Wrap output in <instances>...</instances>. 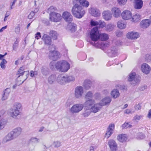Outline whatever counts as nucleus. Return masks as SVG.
<instances>
[{"mask_svg":"<svg viewBox=\"0 0 151 151\" xmlns=\"http://www.w3.org/2000/svg\"><path fill=\"white\" fill-rule=\"evenodd\" d=\"M78 1L81 5L73 2V5L72 7L71 12L74 17L78 19H81L86 13V11L83 9V7L87 8L89 5V3L86 0H78Z\"/></svg>","mask_w":151,"mask_h":151,"instance_id":"f257e3e1","label":"nucleus"},{"mask_svg":"<svg viewBox=\"0 0 151 151\" xmlns=\"http://www.w3.org/2000/svg\"><path fill=\"white\" fill-rule=\"evenodd\" d=\"M84 104L86 106L82 114L84 117L88 116L91 113H96L100 109V108L97 106L98 104H95L94 100H91L86 101Z\"/></svg>","mask_w":151,"mask_h":151,"instance_id":"f03ea898","label":"nucleus"},{"mask_svg":"<svg viewBox=\"0 0 151 151\" xmlns=\"http://www.w3.org/2000/svg\"><path fill=\"white\" fill-rule=\"evenodd\" d=\"M56 67V68L59 71L63 72H65L69 69L70 65L66 61H61L57 62Z\"/></svg>","mask_w":151,"mask_h":151,"instance_id":"7ed1b4c3","label":"nucleus"},{"mask_svg":"<svg viewBox=\"0 0 151 151\" xmlns=\"http://www.w3.org/2000/svg\"><path fill=\"white\" fill-rule=\"evenodd\" d=\"M127 80L131 84L135 85L140 81L141 77L135 72H132L129 75Z\"/></svg>","mask_w":151,"mask_h":151,"instance_id":"20e7f679","label":"nucleus"},{"mask_svg":"<svg viewBox=\"0 0 151 151\" xmlns=\"http://www.w3.org/2000/svg\"><path fill=\"white\" fill-rule=\"evenodd\" d=\"M100 33L96 27H94L91 30L90 33V37L93 41H97L99 38Z\"/></svg>","mask_w":151,"mask_h":151,"instance_id":"39448f33","label":"nucleus"},{"mask_svg":"<svg viewBox=\"0 0 151 151\" xmlns=\"http://www.w3.org/2000/svg\"><path fill=\"white\" fill-rule=\"evenodd\" d=\"M83 108L82 104L79 103L73 105L69 109L70 112L73 114H76L81 111Z\"/></svg>","mask_w":151,"mask_h":151,"instance_id":"423d86ee","label":"nucleus"},{"mask_svg":"<svg viewBox=\"0 0 151 151\" xmlns=\"http://www.w3.org/2000/svg\"><path fill=\"white\" fill-rule=\"evenodd\" d=\"M132 13L129 10L125 9L122 12L121 16L122 18L125 20H130L132 18Z\"/></svg>","mask_w":151,"mask_h":151,"instance_id":"0eeeda50","label":"nucleus"},{"mask_svg":"<svg viewBox=\"0 0 151 151\" xmlns=\"http://www.w3.org/2000/svg\"><path fill=\"white\" fill-rule=\"evenodd\" d=\"M111 101V99L109 97H106L103 98L99 103H96L95 102V104H98L97 106L99 107L100 109L101 107L100 106L108 105Z\"/></svg>","mask_w":151,"mask_h":151,"instance_id":"6e6552de","label":"nucleus"},{"mask_svg":"<svg viewBox=\"0 0 151 151\" xmlns=\"http://www.w3.org/2000/svg\"><path fill=\"white\" fill-rule=\"evenodd\" d=\"M84 93V89L81 86L76 87L75 89L74 95L75 97L77 99L81 98Z\"/></svg>","mask_w":151,"mask_h":151,"instance_id":"1a4fd4ad","label":"nucleus"},{"mask_svg":"<svg viewBox=\"0 0 151 151\" xmlns=\"http://www.w3.org/2000/svg\"><path fill=\"white\" fill-rule=\"evenodd\" d=\"M61 18H62L65 21L70 22L73 20V16L71 13L68 11L63 12L62 14Z\"/></svg>","mask_w":151,"mask_h":151,"instance_id":"9d476101","label":"nucleus"},{"mask_svg":"<svg viewBox=\"0 0 151 151\" xmlns=\"http://www.w3.org/2000/svg\"><path fill=\"white\" fill-rule=\"evenodd\" d=\"M50 19L52 21L58 22L61 19V16L59 13L52 12L50 14Z\"/></svg>","mask_w":151,"mask_h":151,"instance_id":"9b49d317","label":"nucleus"},{"mask_svg":"<svg viewBox=\"0 0 151 151\" xmlns=\"http://www.w3.org/2000/svg\"><path fill=\"white\" fill-rule=\"evenodd\" d=\"M111 12L112 16L116 18L119 17L122 14L120 9L116 6L112 7L111 8Z\"/></svg>","mask_w":151,"mask_h":151,"instance_id":"f8f14e48","label":"nucleus"},{"mask_svg":"<svg viewBox=\"0 0 151 151\" xmlns=\"http://www.w3.org/2000/svg\"><path fill=\"white\" fill-rule=\"evenodd\" d=\"M102 15L103 18L106 21L110 20L112 17L111 12L108 10L104 11L102 13Z\"/></svg>","mask_w":151,"mask_h":151,"instance_id":"ddd939ff","label":"nucleus"},{"mask_svg":"<svg viewBox=\"0 0 151 151\" xmlns=\"http://www.w3.org/2000/svg\"><path fill=\"white\" fill-rule=\"evenodd\" d=\"M89 13L93 16L97 17L101 15V12L98 8L96 7H91L89 9Z\"/></svg>","mask_w":151,"mask_h":151,"instance_id":"4468645a","label":"nucleus"},{"mask_svg":"<svg viewBox=\"0 0 151 151\" xmlns=\"http://www.w3.org/2000/svg\"><path fill=\"white\" fill-rule=\"evenodd\" d=\"M110 149L111 151H116L117 149V145L115 140L113 139H110L108 143Z\"/></svg>","mask_w":151,"mask_h":151,"instance_id":"2eb2a0df","label":"nucleus"},{"mask_svg":"<svg viewBox=\"0 0 151 151\" xmlns=\"http://www.w3.org/2000/svg\"><path fill=\"white\" fill-rule=\"evenodd\" d=\"M139 37V35L138 33L135 31L130 32L127 34V38L129 39L135 40Z\"/></svg>","mask_w":151,"mask_h":151,"instance_id":"dca6fc26","label":"nucleus"},{"mask_svg":"<svg viewBox=\"0 0 151 151\" xmlns=\"http://www.w3.org/2000/svg\"><path fill=\"white\" fill-rule=\"evenodd\" d=\"M65 77V75H60L58 76L57 81L60 84L64 85L67 83V81Z\"/></svg>","mask_w":151,"mask_h":151,"instance_id":"f3484780","label":"nucleus"},{"mask_svg":"<svg viewBox=\"0 0 151 151\" xmlns=\"http://www.w3.org/2000/svg\"><path fill=\"white\" fill-rule=\"evenodd\" d=\"M60 56L59 52L55 50L50 51L49 53V57L52 60H55Z\"/></svg>","mask_w":151,"mask_h":151,"instance_id":"a211bd4d","label":"nucleus"},{"mask_svg":"<svg viewBox=\"0 0 151 151\" xmlns=\"http://www.w3.org/2000/svg\"><path fill=\"white\" fill-rule=\"evenodd\" d=\"M11 90L10 88H7L4 90L2 94L1 100L4 101L7 99L9 96Z\"/></svg>","mask_w":151,"mask_h":151,"instance_id":"6ab92c4d","label":"nucleus"},{"mask_svg":"<svg viewBox=\"0 0 151 151\" xmlns=\"http://www.w3.org/2000/svg\"><path fill=\"white\" fill-rule=\"evenodd\" d=\"M141 70L142 72L147 74L150 72L151 68L147 64L144 63L141 65Z\"/></svg>","mask_w":151,"mask_h":151,"instance_id":"aec40b11","label":"nucleus"},{"mask_svg":"<svg viewBox=\"0 0 151 151\" xmlns=\"http://www.w3.org/2000/svg\"><path fill=\"white\" fill-rule=\"evenodd\" d=\"M134 7L136 9H141L143 6V1L142 0H134Z\"/></svg>","mask_w":151,"mask_h":151,"instance_id":"412c9836","label":"nucleus"},{"mask_svg":"<svg viewBox=\"0 0 151 151\" xmlns=\"http://www.w3.org/2000/svg\"><path fill=\"white\" fill-rule=\"evenodd\" d=\"M22 129L20 127L15 128L11 132L14 137H16L20 135L22 132Z\"/></svg>","mask_w":151,"mask_h":151,"instance_id":"4be33fe9","label":"nucleus"},{"mask_svg":"<svg viewBox=\"0 0 151 151\" xmlns=\"http://www.w3.org/2000/svg\"><path fill=\"white\" fill-rule=\"evenodd\" d=\"M45 44L47 45H50L51 44V40L50 37L47 35L45 34L42 38Z\"/></svg>","mask_w":151,"mask_h":151,"instance_id":"5701e85b","label":"nucleus"},{"mask_svg":"<svg viewBox=\"0 0 151 151\" xmlns=\"http://www.w3.org/2000/svg\"><path fill=\"white\" fill-rule=\"evenodd\" d=\"M141 19V17L140 14L136 13L133 15L132 14V18L130 21L132 22L136 23L139 22Z\"/></svg>","mask_w":151,"mask_h":151,"instance_id":"b1692460","label":"nucleus"},{"mask_svg":"<svg viewBox=\"0 0 151 151\" xmlns=\"http://www.w3.org/2000/svg\"><path fill=\"white\" fill-rule=\"evenodd\" d=\"M150 23V20L148 19L143 20L141 22L140 26L142 28H146L149 26Z\"/></svg>","mask_w":151,"mask_h":151,"instance_id":"393cba45","label":"nucleus"},{"mask_svg":"<svg viewBox=\"0 0 151 151\" xmlns=\"http://www.w3.org/2000/svg\"><path fill=\"white\" fill-rule=\"evenodd\" d=\"M118 140L121 142H124L127 141L128 139V136L126 134H121L119 135L117 137Z\"/></svg>","mask_w":151,"mask_h":151,"instance_id":"a878e982","label":"nucleus"},{"mask_svg":"<svg viewBox=\"0 0 151 151\" xmlns=\"http://www.w3.org/2000/svg\"><path fill=\"white\" fill-rule=\"evenodd\" d=\"M9 113L11 116L16 118L17 116L20 114V112L19 111L13 109L9 110Z\"/></svg>","mask_w":151,"mask_h":151,"instance_id":"bb28decb","label":"nucleus"},{"mask_svg":"<svg viewBox=\"0 0 151 151\" xmlns=\"http://www.w3.org/2000/svg\"><path fill=\"white\" fill-rule=\"evenodd\" d=\"M14 138L12 134L10 132L4 137L3 139V142L4 143L8 142L14 139Z\"/></svg>","mask_w":151,"mask_h":151,"instance_id":"cd10ccee","label":"nucleus"},{"mask_svg":"<svg viewBox=\"0 0 151 151\" xmlns=\"http://www.w3.org/2000/svg\"><path fill=\"white\" fill-rule=\"evenodd\" d=\"M7 123V121L2 116H0V130L4 128Z\"/></svg>","mask_w":151,"mask_h":151,"instance_id":"c85d7f7f","label":"nucleus"},{"mask_svg":"<svg viewBox=\"0 0 151 151\" xmlns=\"http://www.w3.org/2000/svg\"><path fill=\"white\" fill-rule=\"evenodd\" d=\"M25 67L24 66L21 67L18 70L17 75H29L28 71H25Z\"/></svg>","mask_w":151,"mask_h":151,"instance_id":"c756f323","label":"nucleus"},{"mask_svg":"<svg viewBox=\"0 0 151 151\" xmlns=\"http://www.w3.org/2000/svg\"><path fill=\"white\" fill-rule=\"evenodd\" d=\"M120 95L119 91L116 89H114L111 93V96L114 99H116L119 97Z\"/></svg>","mask_w":151,"mask_h":151,"instance_id":"7c9ffc66","label":"nucleus"},{"mask_svg":"<svg viewBox=\"0 0 151 151\" xmlns=\"http://www.w3.org/2000/svg\"><path fill=\"white\" fill-rule=\"evenodd\" d=\"M17 76V81L20 82H22V83H23L27 78L29 75H19Z\"/></svg>","mask_w":151,"mask_h":151,"instance_id":"2f4dec72","label":"nucleus"},{"mask_svg":"<svg viewBox=\"0 0 151 151\" xmlns=\"http://www.w3.org/2000/svg\"><path fill=\"white\" fill-rule=\"evenodd\" d=\"M93 97V92L91 91H88L86 93L85 96V98L86 100V101L91 100H94L91 99Z\"/></svg>","mask_w":151,"mask_h":151,"instance_id":"473e14b6","label":"nucleus"},{"mask_svg":"<svg viewBox=\"0 0 151 151\" xmlns=\"http://www.w3.org/2000/svg\"><path fill=\"white\" fill-rule=\"evenodd\" d=\"M56 79L55 75H52L50 76L48 78V82L50 84H52L54 83Z\"/></svg>","mask_w":151,"mask_h":151,"instance_id":"72a5a7b5","label":"nucleus"},{"mask_svg":"<svg viewBox=\"0 0 151 151\" xmlns=\"http://www.w3.org/2000/svg\"><path fill=\"white\" fill-rule=\"evenodd\" d=\"M109 38V35L105 33H101L99 34V38L102 41L107 40Z\"/></svg>","mask_w":151,"mask_h":151,"instance_id":"f704fd0d","label":"nucleus"},{"mask_svg":"<svg viewBox=\"0 0 151 151\" xmlns=\"http://www.w3.org/2000/svg\"><path fill=\"white\" fill-rule=\"evenodd\" d=\"M117 27L120 29H123L126 27V24L122 20H119L118 22L117 23Z\"/></svg>","mask_w":151,"mask_h":151,"instance_id":"c9c22d12","label":"nucleus"},{"mask_svg":"<svg viewBox=\"0 0 151 151\" xmlns=\"http://www.w3.org/2000/svg\"><path fill=\"white\" fill-rule=\"evenodd\" d=\"M83 86L86 89H89L91 86V82L89 80H85L84 82Z\"/></svg>","mask_w":151,"mask_h":151,"instance_id":"e433bc0d","label":"nucleus"},{"mask_svg":"<svg viewBox=\"0 0 151 151\" xmlns=\"http://www.w3.org/2000/svg\"><path fill=\"white\" fill-rule=\"evenodd\" d=\"M50 34L52 38L54 40L56 39L58 36V34L57 33L56 31H51Z\"/></svg>","mask_w":151,"mask_h":151,"instance_id":"4c0bfd02","label":"nucleus"},{"mask_svg":"<svg viewBox=\"0 0 151 151\" xmlns=\"http://www.w3.org/2000/svg\"><path fill=\"white\" fill-rule=\"evenodd\" d=\"M7 63V61L4 59H3L0 63V66L1 68L4 70L6 68V64Z\"/></svg>","mask_w":151,"mask_h":151,"instance_id":"58836bf2","label":"nucleus"},{"mask_svg":"<svg viewBox=\"0 0 151 151\" xmlns=\"http://www.w3.org/2000/svg\"><path fill=\"white\" fill-rule=\"evenodd\" d=\"M65 77L66 78L67 83L74 81L75 80V78L73 76L65 75Z\"/></svg>","mask_w":151,"mask_h":151,"instance_id":"ea45409f","label":"nucleus"},{"mask_svg":"<svg viewBox=\"0 0 151 151\" xmlns=\"http://www.w3.org/2000/svg\"><path fill=\"white\" fill-rule=\"evenodd\" d=\"M21 107L22 105L20 104L16 103L14 105L13 109L20 111Z\"/></svg>","mask_w":151,"mask_h":151,"instance_id":"a19ab883","label":"nucleus"},{"mask_svg":"<svg viewBox=\"0 0 151 151\" xmlns=\"http://www.w3.org/2000/svg\"><path fill=\"white\" fill-rule=\"evenodd\" d=\"M114 27L113 25L111 24H109L106 26L105 28L107 31H110L112 30Z\"/></svg>","mask_w":151,"mask_h":151,"instance_id":"79ce46f5","label":"nucleus"},{"mask_svg":"<svg viewBox=\"0 0 151 151\" xmlns=\"http://www.w3.org/2000/svg\"><path fill=\"white\" fill-rule=\"evenodd\" d=\"M99 26V28H103L106 26V23L104 21L100 20L98 21Z\"/></svg>","mask_w":151,"mask_h":151,"instance_id":"37998d69","label":"nucleus"},{"mask_svg":"<svg viewBox=\"0 0 151 151\" xmlns=\"http://www.w3.org/2000/svg\"><path fill=\"white\" fill-rule=\"evenodd\" d=\"M128 0H117V2L121 6L125 5Z\"/></svg>","mask_w":151,"mask_h":151,"instance_id":"c03bdc74","label":"nucleus"},{"mask_svg":"<svg viewBox=\"0 0 151 151\" xmlns=\"http://www.w3.org/2000/svg\"><path fill=\"white\" fill-rule=\"evenodd\" d=\"M57 63H55V62L53 61L51 62L49 65V66L50 69L52 70H54L56 68V65Z\"/></svg>","mask_w":151,"mask_h":151,"instance_id":"a18cd8bd","label":"nucleus"},{"mask_svg":"<svg viewBox=\"0 0 151 151\" xmlns=\"http://www.w3.org/2000/svg\"><path fill=\"white\" fill-rule=\"evenodd\" d=\"M122 127L123 128H130L132 127V126L129 123L125 122L122 124Z\"/></svg>","mask_w":151,"mask_h":151,"instance_id":"49530a36","label":"nucleus"},{"mask_svg":"<svg viewBox=\"0 0 151 151\" xmlns=\"http://www.w3.org/2000/svg\"><path fill=\"white\" fill-rule=\"evenodd\" d=\"M93 97L95 101V100H97L100 99L101 98V95L99 93H96L93 95Z\"/></svg>","mask_w":151,"mask_h":151,"instance_id":"de8ad7c7","label":"nucleus"},{"mask_svg":"<svg viewBox=\"0 0 151 151\" xmlns=\"http://www.w3.org/2000/svg\"><path fill=\"white\" fill-rule=\"evenodd\" d=\"M19 41L17 40L14 42V43L13 45V50H16L17 48Z\"/></svg>","mask_w":151,"mask_h":151,"instance_id":"09e8293b","label":"nucleus"},{"mask_svg":"<svg viewBox=\"0 0 151 151\" xmlns=\"http://www.w3.org/2000/svg\"><path fill=\"white\" fill-rule=\"evenodd\" d=\"M69 27L70 30L72 32L75 31L76 29V25L72 23L69 25Z\"/></svg>","mask_w":151,"mask_h":151,"instance_id":"8fccbe9b","label":"nucleus"},{"mask_svg":"<svg viewBox=\"0 0 151 151\" xmlns=\"http://www.w3.org/2000/svg\"><path fill=\"white\" fill-rule=\"evenodd\" d=\"M114 124H111L109 125L107 129L112 132H113L114 129Z\"/></svg>","mask_w":151,"mask_h":151,"instance_id":"3c124183","label":"nucleus"},{"mask_svg":"<svg viewBox=\"0 0 151 151\" xmlns=\"http://www.w3.org/2000/svg\"><path fill=\"white\" fill-rule=\"evenodd\" d=\"M145 136L144 134L142 133H139L137 134V138L139 139H144L145 138Z\"/></svg>","mask_w":151,"mask_h":151,"instance_id":"603ef678","label":"nucleus"},{"mask_svg":"<svg viewBox=\"0 0 151 151\" xmlns=\"http://www.w3.org/2000/svg\"><path fill=\"white\" fill-rule=\"evenodd\" d=\"M98 21H95L93 20H91L90 24L92 26H95L98 25Z\"/></svg>","mask_w":151,"mask_h":151,"instance_id":"864d4df0","label":"nucleus"},{"mask_svg":"<svg viewBox=\"0 0 151 151\" xmlns=\"http://www.w3.org/2000/svg\"><path fill=\"white\" fill-rule=\"evenodd\" d=\"M53 145L55 147H58L61 145L60 142L58 141L54 142Z\"/></svg>","mask_w":151,"mask_h":151,"instance_id":"5fc2aeb1","label":"nucleus"},{"mask_svg":"<svg viewBox=\"0 0 151 151\" xmlns=\"http://www.w3.org/2000/svg\"><path fill=\"white\" fill-rule=\"evenodd\" d=\"M113 133L112 132L109 131L108 129H107L106 133L105 134V137L107 138H108L111 135V134Z\"/></svg>","mask_w":151,"mask_h":151,"instance_id":"6e6d98bb","label":"nucleus"},{"mask_svg":"<svg viewBox=\"0 0 151 151\" xmlns=\"http://www.w3.org/2000/svg\"><path fill=\"white\" fill-rule=\"evenodd\" d=\"M105 44H101L99 42L95 43L94 46L98 48H101L102 47H105Z\"/></svg>","mask_w":151,"mask_h":151,"instance_id":"4d7b16f0","label":"nucleus"},{"mask_svg":"<svg viewBox=\"0 0 151 151\" xmlns=\"http://www.w3.org/2000/svg\"><path fill=\"white\" fill-rule=\"evenodd\" d=\"M38 73L36 71H31L30 72V75L31 76L35 77L37 75Z\"/></svg>","mask_w":151,"mask_h":151,"instance_id":"13d9d810","label":"nucleus"},{"mask_svg":"<svg viewBox=\"0 0 151 151\" xmlns=\"http://www.w3.org/2000/svg\"><path fill=\"white\" fill-rule=\"evenodd\" d=\"M133 112L134 111H132L131 109H127L124 111V114H132Z\"/></svg>","mask_w":151,"mask_h":151,"instance_id":"bf43d9fd","label":"nucleus"},{"mask_svg":"<svg viewBox=\"0 0 151 151\" xmlns=\"http://www.w3.org/2000/svg\"><path fill=\"white\" fill-rule=\"evenodd\" d=\"M35 13L33 11L31 12L28 16V18L29 19H32L35 15Z\"/></svg>","mask_w":151,"mask_h":151,"instance_id":"052dcab7","label":"nucleus"},{"mask_svg":"<svg viewBox=\"0 0 151 151\" xmlns=\"http://www.w3.org/2000/svg\"><path fill=\"white\" fill-rule=\"evenodd\" d=\"M30 141L34 142H39V139L35 138V137H32L30 139Z\"/></svg>","mask_w":151,"mask_h":151,"instance_id":"680f3d73","label":"nucleus"},{"mask_svg":"<svg viewBox=\"0 0 151 151\" xmlns=\"http://www.w3.org/2000/svg\"><path fill=\"white\" fill-rule=\"evenodd\" d=\"M20 31V27L19 25L17 26L15 29V32L17 34H19Z\"/></svg>","mask_w":151,"mask_h":151,"instance_id":"e2e57ef3","label":"nucleus"},{"mask_svg":"<svg viewBox=\"0 0 151 151\" xmlns=\"http://www.w3.org/2000/svg\"><path fill=\"white\" fill-rule=\"evenodd\" d=\"M17 0H12V1L10 3V9H13L12 6H14Z\"/></svg>","mask_w":151,"mask_h":151,"instance_id":"0e129e2a","label":"nucleus"},{"mask_svg":"<svg viewBox=\"0 0 151 151\" xmlns=\"http://www.w3.org/2000/svg\"><path fill=\"white\" fill-rule=\"evenodd\" d=\"M56 10V8L53 6H51L49 9L48 10L52 12L53 10Z\"/></svg>","mask_w":151,"mask_h":151,"instance_id":"69168bd1","label":"nucleus"},{"mask_svg":"<svg viewBox=\"0 0 151 151\" xmlns=\"http://www.w3.org/2000/svg\"><path fill=\"white\" fill-rule=\"evenodd\" d=\"M141 105L140 104H138L135 106V109L137 110H139L141 109Z\"/></svg>","mask_w":151,"mask_h":151,"instance_id":"338daca9","label":"nucleus"},{"mask_svg":"<svg viewBox=\"0 0 151 151\" xmlns=\"http://www.w3.org/2000/svg\"><path fill=\"white\" fill-rule=\"evenodd\" d=\"M141 116L139 115H136L134 117V119L136 121L139 120L140 119Z\"/></svg>","mask_w":151,"mask_h":151,"instance_id":"774afa93","label":"nucleus"}]
</instances>
